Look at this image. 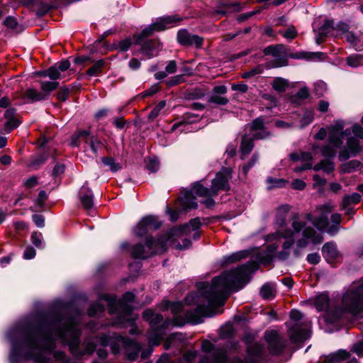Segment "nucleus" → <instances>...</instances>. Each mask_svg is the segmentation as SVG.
Returning <instances> with one entry per match:
<instances>
[{
	"mask_svg": "<svg viewBox=\"0 0 363 363\" xmlns=\"http://www.w3.org/2000/svg\"><path fill=\"white\" fill-rule=\"evenodd\" d=\"M210 101L217 104L225 105L228 104V100L225 97L214 95L211 97Z\"/></svg>",
	"mask_w": 363,
	"mask_h": 363,
	"instance_id": "60",
	"label": "nucleus"
},
{
	"mask_svg": "<svg viewBox=\"0 0 363 363\" xmlns=\"http://www.w3.org/2000/svg\"><path fill=\"white\" fill-rule=\"evenodd\" d=\"M38 83L40 84L42 93L45 95L47 99L50 96L51 92L55 90L59 85L57 82H50L43 79L39 80Z\"/></svg>",
	"mask_w": 363,
	"mask_h": 363,
	"instance_id": "27",
	"label": "nucleus"
},
{
	"mask_svg": "<svg viewBox=\"0 0 363 363\" xmlns=\"http://www.w3.org/2000/svg\"><path fill=\"white\" fill-rule=\"evenodd\" d=\"M263 346L257 342L251 344L247 347V361L244 362L241 359H235L233 363H257L262 359ZM215 363H229L225 353L223 351H218L214 357Z\"/></svg>",
	"mask_w": 363,
	"mask_h": 363,
	"instance_id": "11",
	"label": "nucleus"
},
{
	"mask_svg": "<svg viewBox=\"0 0 363 363\" xmlns=\"http://www.w3.org/2000/svg\"><path fill=\"white\" fill-rule=\"evenodd\" d=\"M315 89L317 94L323 95L327 89V85L323 82H318L315 84Z\"/></svg>",
	"mask_w": 363,
	"mask_h": 363,
	"instance_id": "64",
	"label": "nucleus"
},
{
	"mask_svg": "<svg viewBox=\"0 0 363 363\" xmlns=\"http://www.w3.org/2000/svg\"><path fill=\"white\" fill-rule=\"evenodd\" d=\"M267 183L268 184V189H271L284 187L288 184V181L284 179L268 177Z\"/></svg>",
	"mask_w": 363,
	"mask_h": 363,
	"instance_id": "37",
	"label": "nucleus"
},
{
	"mask_svg": "<svg viewBox=\"0 0 363 363\" xmlns=\"http://www.w3.org/2000/svg\"><path fill=\"white\" fill-rule=\"evenodd\" d=\"M70 67L68 60H64L59 64H55L49 69L44 70L42 73L44 76H48L52 80L59 79L63 77L62 73L67 71Z\"/></svg>",
	"mask_w": 363,
	"mask_h": 363,
	"instance_id": "16",
	"label": "nucleus"
},
{
	"mask_svg": "<svg viewBox=\"0 0 363 363\" xmlns=\"http://www.w3.org/2000/svg\"><path fill=\"white\" fill-rule=\"evenodd\" d=\"M232 169L229 167L223 168L216 174V177L212 180L211 189L204 187L201 182H195L190 190H184L179 197L180 205L184 211L196 208L198 204L194 194L199 197H206L201 203L208 208L214 206L215 201L211 198L220 191L229 189L228 182L231 179Z\"/></svg>",
	"mask_w": 363,
	"mask_h": 363,
	"instance_id": "4",
	"label": "nucleus"
},
{
	"mask_svg": "<svg viewBox=\"0 0 363 363\" xmlns=\"http://www.w3.org/2000/svg\"><path fill=\"white\" fill-rule=\"evenodd\" d=\"M333 29V21L327 20L325 21L323 25H321L319 28L316 27V25H314L313 30L317 32V36L315 38V41L317 44H320L323 40V38L324 36L328 35L330 32Z\"/></svg>",
	"mask_w": 363,
	"mask_h": 363,
	"instance_id": "22",
	"label": "nucleus"
},
{
	"mask_svg": "<svg viewBox=\"0 0 363 363\" xmlns=\"http://www.w3.org/2000/svg\"><path fill=\"white\" fill-rule=\"evenodd\" d=\"M32 218L37 227L43 228L45 226V218L42 215L35 214Z\"/></svg>",
	"mask_w": 363,
	"mask_h": 363,
	"instance_id": "59",
	"label": "nucleus"
},
{
	"mask_svg": "<svg viewBox=\"0 0 363 363\" xmlns=\"http://www.w3.org/2000/svg\"><path fill=\"white\" fill-rule=\"evenodd\" d=\"M257 262L249 261L236 269L223 272L214 277L211 284L200 282L196 284L199 295H225L242 289L249 281L251 274L257 269Z\"/></svg>",
	"mask_w": 363,
	"mask_h": 363,
	"instance_id": "3",
	"label": "nucleus"
},
{
	"mask_svg": "<svg viewBox=\"0 0 363 363\" xmlns=\"http://www.w3.org/2000/svg\"><path fill=\"white\" fill-rule=\"evenodd\" d=\"M361 196L358 193H353L351 195H346L342 202V208H346L352 204L359 202Z\"/></svg>",
	"mask_w": 363,
	"mask_h": 363,
	"instance_id": "33",
	"label": "nucleus"
},
{
	"mask_svg": "<svg viewBox=\"0 0 363 363\" xmlns=\"http://www.w3.org/2000/svg\"><path fill=\"white\" fill-rule=\"evenodd\" d=\"M154 31H158L157 26H155V23L144 28L139 35V38H143L151 35Z\"/></svg>",
	"mask_w": 363,
	"mask_h": 363,
	"instance_id": "48",
	"label": "nucleus"
},
{
	"mask_svg": "<svg viewBox=\"0 0 363 363\" xmlns=\"http://www.w3.org/2000/svg\"><path fill=\"white\" fill-rule=\"evenodd\" d=\"M23 99H27L30 103L47 100L41 91L34 88H28L23 94Z\"/></svg>",
	"mask_w": 363,
	"mask_h": 363,
	"instance_id": "24",
	"label": "nucleus"
},
{
	"mask_svg": "<svg viewBox=\"0 0 363 363\" xmlns=\"http://www.w3.org/2000/svg\"><path fill=\"white\" fill-rule=\"evenodd\" d=\"M286 48L283 45H270L264 49L266 55H271L276 58H281L285 55Z\"/></svg>",
	"mask_w": 363,
	"mask_h": 363,
	"instance_id": "29",
	"label": "nucleus"
},
{
	"mask_svg": "<svg viewBox=\"0 0 363 363\" xmlns=\"http://www.w3.org/2000/svg\"><path fill=\"white\" fill-rule=\"evenodd\" d=\"M162 49V45L156 40H148L145 42L141 48V53L147 59H150L158 55Z\"/></svg>",
	"mask_w": 363,
	"mask_h": 363,
	"instance_id": "17",
	"label": "nucleus"
},
{
	"mask_svg": "<svg viewBox=\"0 0 363 363\" xmlns=\"http://www.w3.org/2000/svg\"><path fill=\"white\" fill-rule=\"evenodd\" d=\"M277 293L276 284L273 282H267L260 289L261 295H273Z\"/></svg>",
	"mask_w": 363,
	"mask_h": 363,
	"instance_id": "41",
	"label": "nucleus"
},
{
	"mask_svg": "<svg viewBox=\"0 0 363 363\" xmlns=\"http://www.w3.org/2000/svg\"><path fill=\"white\" fill-rule=\"evenodd\" d=\"M344 295H363V281H354Z\"/></svg>",
	"mask_w": 363,
	"mask_h": 363,
	"instance_id": "32",
	"label": "nucleus"
},
{
	"mask_svg": "<svg viewBox=\"0 0 363 363\" xmlns=\"http://www.w3.org/2000/svg\"><path fill=\"white\" fill-rule=\"evenodd\" d=\"M93 138L94 136L91 135L89 130H79L72 136L71 145L78 146L79 140H83L85 143H88L90 139Z\"/></svg>",
	"mask_w": 363,
	"mask_h": 363,
	"instance_id": "26",
	"label": "nucleus"
},
{
	"mask_svg": "<svg viewBox=\"0 0 363 363\" xmlns=\"http://www.w3.org/2000/svg\"><path fill=\"white\" fill-rule=\"evenodd\" d=\"M161 221L157 216H147L143 218L133 228V233L139 237L145 235L149 229H157L161 226Z\"/></svg>",
	"mask_w": 363,
	"mask_h": 363,
	"instance_id": "14",
	"label": "nucleus"
},
{
	"mask_svg": "<svg viewBox=\"0 0 363 363\" xmlns=\"http://www.w3.org/2000/svg\"><path fill=\"white\" fill-rule=\"evenodd\" d=\"M303 315L297 310H292L290 320L287 322V333L291 342H301L308 339L311 335V323L309 320L300 322Z\"/></svg>",
	"mask_w": 363,
	"mask_h": 363,
	"instance_id": "9",
	"label": "nucleus"
},
{
	"mask_svg": "<svg viewBox=\"0 0 363 363\" xmlns=\"http://www.w3.org/2000/svg\"><path fill=\"white\" fill-rule=\"evenodd\" d=\"M69 94V88H67V86H63L57 92V98L62 101H65L68 98Z\"/></svg>",
	"mask_w": 363,
	"mask_h": 363,
	"instance_id": "55",
	"label": "nucleus"
},
{
	"mask_svg": "<svg viewBox=\"0 0 363 363\" xmlns=\"http://www.w3.org/2000/svg\"><path fill=\"white\" fill-rule=\"evenodd\" d=\"M32 243L38 249H43L45 246L42 233L34 232L31 235Z\"/></svg>",
	"mask_w": 363,
	"mask_h": 363,
	"instance_id": "39",
	"label": "nucleus"
},
{
	"mask_svg": "<svg viewBox=\"0 0 363 363\" xmlns=\"http://www.w3.org/2000/svg\"><path fill=\"white\" fill-rule=\"evenodd\" d=\"M347 64L353 68L363 65V55L354 54L351 55L346 59Z\"/></svg>",
	"mask_w": 363,
	"mask_h": 363,
	"instance_id": "34",
	"label": "nucleus"
},
{
	"mask_svg": "<svg viewBox=\"0 0 363 363\" xmlns=\"http://www.w3.org/2000/svg\"><path fill=\"white\" fill-rule=\"evenodd\" d=\"M35 250L32 247H28L23 252V258L26 259H31L35 257Z\"/></svg>",
	"mask_w": 363,
	"mask_h": 363,
	"instance_id": "62",
	"label": "nucleus"
},
{
	"mask_svg": "<svg viewBox=\"0 0 363 363\" xmlns=\"http://www.w3.org/2000/svg\"><path fill=\"white\" fill-rule=\"evenodd\" d=\"M283 36L286 39H294L297 35V31L294 26L288 28L283 33Z\"/></svg>",
	"mask_w": 363,
	"mask_h": 363,
	"instance_id": "56",
	"label": "nucleus"
},
{
	"mask_svg": "<svg viewBox=\"0 0 363 363\" xmlns=\"http://www.w3.org/2000/svg\"><path fill=\"white\" fill-rule=\"evenodd\" d=\"M240 10V6L238 3H234L232 4L225 5V11H218L219 13L224 15L227 12L239 11Z\"/></svg>",
	"mask_w": 363,
	"mask_h": 363,
	"instance_id": "53",
	"label": "nucleus"
},
{
	"mask_svg": "<svg viewBox=\"0 0 363 363\" xmlns=\"http://www.w3.org/2000/svg\"><path fill=\"white\" fill-rule=\"evenodd\" d=\"M321 55H324L322 52H314L311 54V57H308L307 54L305 52H297L294 54H291L289 57L293 59H303V58H307L308 60H312L313 57H319Z\"/></svg>",
	"mask_w": 363,
	"mask_h": 363,
	"instance_id": "45",
	"label": "nucleus"
},
{
	"mask_svg": "<svg viewBox=\"0 0 363 363\" xmlns=\"http://www.w3.org/2000/svg\"><path fill=\"white\" fill-rule=\"evenodd\" d=\"M335 205L329 201L316 207L318 216H313L308 213L303 218L294 216L291 223L292 230L285 228V219L282 217L277 218V224L280 229L274 233L266 235L265 240L268 242L264 255H259L257 262L267 264L274 256L281 261L289 257L291 247L294 244V235L301 233V238L296 241V247L304 248L309 243L318 244L323 240L321 231L328 225V215L334 210Z\"/></svg>",
	"mask_w": 363,
	"mask_h": 363,
	"instance_id": "1",
	"label": "nucleus"
},
{
	"mask_svg": "<svg viewBox=\"0 0 363 363\" xmlns=\"http://www.w3.org/2000/svg\"><path fill=\"white\" fill-rule=\"evenodd\" d=\"M166 105L165 101H160L155 107L150 112L148 118L150 120L155 119L160 113L162 109L164 108Z\"/></svg>",
	"mask_w": 363,
	"mask_h": 363,
	"instance_id": "44",
	"label": "nucleus"
},
{
	"mask_svg": "<svg viewBox=\"0 0 363 363\" xmlns=\"http://www.w3.org/2000/svg\"><path fill=\"white\" fill-rule=\"evenodd\" d=\"M249 255L248 250H241L224 256L221 259V264L225 266L229 264L237 262Z\"/></svg>",
	"mask_w": 363,
	"mask_h": 363,
	"instance_id": "23",
	"label": "nucleus"
},
{
	"mask_svg": "<svg viewBox=\"0 0 363 363\" xmlns=\"http://www.w3.org/2000/svg\"><path fill=\"white\" fill-rule=\"evenodd\" d=\"M336 30L338 34L342 35L343 38L346 39L347 33H352L349 30V26L347 24L344 23H340L336 26Z\"/></svg>",
	"mask_w": 363,
	"mask_h": 363,
	"instance_id": "49",
	"label": "nucleus"
},
{
	"mask_svg": "<svg viewBox=\"0 0 363 363\" xmlns=\"http://www.w3.org/2000/svg\"><path fill=\"white\" fill-rule=\"evenodd\" d=\"M291 186L294 189L302 191L306 188V184L302 179H296L291 182Z\"/></svg>",
	"mask_w": 363,
	"mask_h": 363,
	"instance_id": "57",
	"label": "nucleus"
},
{
	"mask_svg": "<svg viewBox=\"0 0 363 363\" xmlns=\"http://www.w3.org/2000/svg\"><path fill=\"white\" fill-rule=\"evenodd\" d=\"M199 116H196L193 113H186L184 116L183 120L177 123L172 125L171 130L174 131L177 128L180 126L186 125L187 124L196 123L199 121Z\"/></svg>",
	"mask_w": 363,
	"mask_h": 363,
	"instance_id": "30",
	"label": "nucleus"
},
{
	"mask_svg": "<svg viewBox=\"0 0 363 363\" xmlns=\"http://www.w3.org/2000/svg\"><path fill=\"white\" fill-rule=\"evenodd\" d=\"M87 144L89 145L93 153L96 154L101 143L94 137L92 139H90Z\"/></svg>",
	"mask_w": 363,
	"mask_h": 363,
	"instance_id": "63",
	"label": "nucleus"
},
{
	"mask_svg": "<svg viewBox=\"0 0 363 363\" xmlns=\"http://www.w3.org/2000/svg\"><path fill=\"white\" fill-rule=\"evenodd\" d=\"M259 160V156L257 154L255 153L252 156V157L251 158L250 161L243 165L242 167V173L246 175L247 172L250 170V168H252L255 164Z\"/></svg>",
	"mask_w": 363,
	"mask_h": 363,
	"instance_id": "50",
	"label": "nucleus"
},
{
	"mask_svg": "<svg viewBox=\"0 0 363 363\" xmlns=\"http://www.w3.org/2000/svg\"><path fill=\"white\" fill-rule=\"evenodd\" d=\"M96 341L102 346L110 345L111 350L114 354H118L121 347H122L126 352L127 359L130 361H134L137 359L138 353L141 350V345L139 343L116 334L102 335L96 338Z\"/></svg>",
	"mask_w": 363,
	"mask_h": 363,
	"instance_id": "8",
	"label": "nucleus"
},
{
	"mask_svg": "<svg viewBox=\"0 0 363 363\" xmlns=\"http://www.w3.org/2000/svg\"><path fill=\"white\" fill-rule=\"evenodd\" d=\"M181 20L182 18L176 15L164 16L155 22V26H157L158 31H162L175 26Z\"/></svg>",
	"mask_w": 363,
	"mask_h": 363,
	"instance_id": "20",
	"label": "nucleus"
},
{
	"mask_svg": "<svg viewBox=\"0 0 363 363\" xmlns=\"http://www.w3.org/2000/svg\"><path fill=\"white\" fill-rule=\"evenodd\" d=\"M334 304L329 296H315L314 305L318 311H325L336 315L347 313L353 315L363 313V296H337Z\"/></svg>",
	"mask_w": 363,
	"mask_h": 363,
	"instance_id": "7",
	"label": "nucleus"
},
{
	"mask_svg": "<svg viewBox=\"0 0 363 363\" xmlns=\"http://www.w3.org/2000/svg\"><path fill=\"white\" fill-rule=\"evenodd\" d=\"M103 297L109 302V313L111 314L118 313L123 318H125L133 310V307L130 303L133 302L135 296H123L122 301L117 303H113L110 298L113 296Z\"/></svg>",
	"mask_w": 363,
	"mask_h": 363,
	"instance_id": "12",
	"label": "nucleus"
},
{
	"mask_svg": "<svg viewBox=\"0 0 363 363\" xmlns=\"http://www.w3.org/2000/svg\"><path fill=\"white\" fill-rule=\"evenodd\" d=\"M349 357L348 352L346 351H339L338 352L334 354L332 357L333 361H340L347 359Z\"/></svg>",
	"mask_w": 363,
	"mask_h": 363,
	"instance_id": "61",
	"label": "nucleus"
},
{
	"mask_svg": "<svg viewBox=\"0 0 363 363\" xmlns=\"http://www.w3.org/2000/svg\"><path fill=\"white\" fill-rule=\"evenodd\" d=\"M264 339L269 352L273 355L281 354L286 345V341L275 330L266 331Z\"/></svg>",
	"mask_w": 363,
	"mask_h": 363,
	"instance_id": "13",
	"label": "nucleus"
},
{
	"mask_svg": "<svg viewBox=\"0 0 363 363\" xmlns=\"http://www.w3.org/2000/svg\"><path fill=\"white\" fill-rule=\"evenodd\" d=\"M346 40L356 50H363V33H347Z\"/></svg>",
	"mask_w": 363,
	"mask_h": 363,
	"instance_id": "25",
	"label": "nucleus"
},
{
	"mask_svg": "<svg viewBox=\"0 0 363 363\" xmlns=\"http://www.w3.org/2000/svg\"><path fill=\"white\" fill-rule=\"evenodd\" d=\"M314 118L313 112L311 110H307L304 112L301 121H300V128H303L305 126L310 124Z\"/></svg>",
	"mask_w": 363,
	"mask_h": 363,
	"instance_id": "42",
	"label": "nucleus"
},
{
	"mask_svg": "<svg viewBox=\"0 0 363 363\" xmlns=\"http://www.w3.org/2000/svg\"><path fill=\"white\" fill-rule=\"evenodd\" d=\"M79 198L83 208L90 211L94 207L92 191L86 186V184L82 186L79 192Z\"/></svg>",
	"mask_w": 363,
	"mask_h": 363,
	"instance_id": "19",
	"label": "nucleus"
},
{
	"mask_svg": "<svg viewBox=\"0 0 363 363\" xmlns=\"http://www.w3.org/2000/svg\"><path fill=\"white\" fill-rule=\"evenodd\" d=\"M362 167V164L357 160H352L342 164L340 166V171L341 173H351L360 169Z\"/></svg>",
	"mask_w": 363,
	"mask_h": 363,
	"instance_id": "28",
	"label": "nucleus"
},
{
	"mask_svg": "<svg viewBox=\"0 0 363 363\" xmlns=\"http://www.w3.org/2000/svg\"><path fill=\"white\" fill-rule=\"evenodd\" d=\"M177 41L182 45L201 48L203 46V38L198 35L191 34L185 29H182L177 33Z\"/></svg>",
	"mask_w": 363,
	"mask_h": 363,
	"instance_id": "15",
	"label": "nucleus"
},
{
	"mask_svg": "<svg viewBox=\"0 0 363 363\" xmlns=\"http://www.w3.org/2000/svg\"><path fill=\"white\" fill-rule=\"evenodd\" d=\"M315 171L323 170L329 174L334 170V163L329 159L323 160L313 167Z\"/></svg>",
	"mask_w": 363,
	"mask_h": 363,
	"instance_id": "31",
	"label": "nucleus"
},
{
	"mask_svg": "<svg viewBox=\"0 0 363 363\" xmlns=\"http://www.w3.org/2000/svg\"><path fill=\"white\" fill-rule=\"evenodd\" d=\"M330 125L328 126L327 130L325 128H320L318 132L315 135L314 138L317 140H324L327 135V133L329 134V130L328 128ZM329 144H327L323 147H320L318 145H314L312 147V153L307 152H293L289 155V157L293 161H301V162H308L311 161L313 159V156H316L318 154H320L322 156L327 157V158H333L335 156L329 157V156H325L322 153V149L325 147L327 145L333 146V144L330 143V140H328Z\"/></svg>",
	"mask_w": 363,
	"mask_h": 363,
	"instance_id": "10",
	"label": "nucleus"
},
{
	"mask_svg": "<svg viewBox=\"0 0 363 363\" xmlns=\"http://www.w3.org/2000/svg\"><path fill=\"white\" fill-rule=\"evenodd\" d=\"M259 160V156L257 154L255 153L252 156V157L251 158L250 161L243 165L242 167V173L246 175L247 172L250 170V168H252L255 164Z\"/></svg>",
	"mask_w": 363,
	"mask_h": 363,
	"instance_id": "51",
	"label": "nucleus"
},
{
	"mask_svg": "<svg viewBox=\"0 0 363 363\" xmlns=\"http://www.w3.org/2000/svg\"><path fill=\"white\" fill-rule=\"evenodd\" d=\"M132 44V40L130 38H125L120 41L117 45V49L121 52H125L129 49Z\"/></svg>",
	"mask_w": 363,
	"mask_h": 363,
	"instance_id": "52",
	"label": "nucleus"
},
{
	"mask_svg": "<svg viewBox=\"0 0 363 363\" xmlns=\"http://www.w3.org/2000/svg\"><path fill=\"white\" fill-rule=\"evenodd\" d=\"M160 163L157 159H150L147 163V168L151 172H155L159 169Z\"/></svg>",
	"mask_w": 363,
	"mask_h": 363,
	"instance_id": "54",
	"label": "nucleus"
},
{
	"mask_svg": "<svg viewBox=\"0 0 363 363\" xmlns=\"http://www.w3.org/2000/svg\"><path fill=\"white\" fill-rule=\"evenodd\" d=\"M48 155L45 153L39 155L37 157H32L29 167L33 169H38L48 160Z\"/></svg>",
	"mask_w": 363,
	"mask_h": 363,
	"instance_id": "36",
	"label": "nucleus"
},
{
	"mask_svg": "<svg viewBox=\"0 0 363 363\" xmlns=\"http://www.w3.org/2000/svg\"><path fill=\"white\" fill-rule=\"evenodd\" d=\"M102 162L104 165L108 166L110 170L113 172H116L121 169V165L116 162L112 157H103L101 159Z\"/></svg>",
	"mask_w": 363,
	"mask_h": 363,
	"instance_id": "40",
	"label": "nucleus"
},
{
	"mask_svg": "<svg viewBox=\"0 0 363 363\" xmlns=\"http://www.w3.org/2000/svg\"><path fill=\"white\" fill-rule=\"evenodd\" d=\"M322 252L323 257L328 262H331L340 257L337 245L333 242L325 243L322 247Z\"/></svg>",
	"mask_w": 363,
	"mask_h": 363,
	"instance_id": "21",
	"label": "nucleus"
},
{
	"mask_svg": "<svg viewBox=\"0 0 363 363\" xmlns=\"http://www.w3.org/2000/svg\"><path fill=\"white\" fill-rule=\"evenodd\" d=\"M254 147L252 137L243 136L241 144V152L242 155H248Z\"/></svg>",
	"mask_w": 363,
	"mask_h": 363,
	"instance_id": "35",
	"label": "nucleus"
},
{
	"mask_svg": "<svg viewBox=\"0 0 363 363\" xmlns=\"http://www.w3.org/2000/svg\"><path fill=\"white\" fill-rule=\"evenodd\" d=\"M226 298L227 296H186L185 301L188 303L193 302L194 304L186 310L182 319L179 318L184 306L179 302L165 301L163 303V310H170L174 315L172 320H163L162 315L155 313L151 309L145 310L143 318L150 325V343L154 346L159 345L164 335V328L170 324L175 326H182L185 322L199 324L203 321L204 318L215 315L218 308L225 304Z\"/></svg>",
	"mask_w": 363,
	"mask_h": 363,
	"instance_id": "2",
	"label": "nucleus"
},
{
	"mask_svg": "<svg viewBox=\"0 0 363 363\" xmlns=\"http://www.w3.org/2000/svg\"><path fill=\"white\" fill-rule=\"evenodd\" d=\"M48 196L46 191L44 190L40 191L38 194V197L35 201V208L37 209L42 208Z\"/></svg>",
	"mask_w": 363,
	"mask_h": 363,
	"instance_id": "47",
	"label": "nucleus"
},
{
	"mask_svg": "<svg viewBox=\"0 0 363 363\" xmlns=\"http://www.w3.org/2000/svg\"><path fill=\"white\" fill-rule=\"evenodd\" d=\"M104 308L101 304L99 303H94L92 304L89 310H88V314L89 316H94L97 313H101L104 311Z\"/></svg>",
	"mask_w": 363,
	"mask_h": 363,
	"instance_id": "46",
	"label": "nucleus"
},
{
	"mask_svg": "<svg viewBox=\"0 0 363 363\" xmlns=\"http://www.w3.org/2000/svg\"><path fill=\"white\" fill-rule=\"evenodd\" d=\"M201 225L200 219L196 218L191 219L189 223L179 228H174L170 229L167 235L166 238H161L154 240L152 238L147 239L144 245L138 244L131 249V255L134 258L145 259L154 253H161L165 250L167 242L170 241L174 237L182 235H192L194 240H197L199 236L198 230Z\"/></svg>",
	"mask_w": 363,
	"mask_h": 363,
	"instance_id": "6",
	"label": "nucleus"
},
{
	"mask_svg": "<svg viewBox=\"0 0 363 363\" xmlns=\"http://www.w3.org/2000/svg\"><path fill=\"white\" fill-rule=\"evenodd\" d=\"M104 65L105 62L103 60L96 61L92 67L88 69L86 72L87 74L91 77L99 73Z\"/></svg>",
	"mask_w": 363,
	"mask_h": 363,
	"instance_id": "43",
	"label": "nucleus"
},
{
	"mask_svg": "<svg viewBox=\"0 0 363 363\" xmlns=\"http://www.w3.org/2000/svg\"><path fill=\"white\" fill-rule=\"evenodd\" d=\"M80 334L78 326L70 323L62 329L55 331V333L52 335V337H44L40 339L34 337L29 340L28 344L32 350H38L40 353H46L47 352H52L54 350V339H59L63 342L67 343L70 352L76 357L81 356L84 353H92L96 347L94 342L87 343L84 352L78 351Z\"/></svg>",
	"mask_w": 363,
	"mask_h": 363,
	"instance_id": "5",
	"label": "nucleus"
},
{
	"mask_svg": "<svg viewBox=\"0 0 363 363\" xmlns=\"http://www.w3.org/2000/svg\"><path fill=\"white\" fill-rule=\"evenodd\" d=\"M250 130V135L253 139H263L269 135V133L264 128V120L261 117L253 121Z\"/></svg>",
	"mask_w": 363,
	"mask_h": 363,
	"instance_id": "18",
	"label": "nucleus"
},
{
	"mask_svg": "<svg viewBox=\"0 0 363 363\" xmlns=\"http://www.w3.org/2000/svg\"><path fill=\"white\" fill-rule=\"evenodd\" d=\"M272 86L274 89L277 91L283 92L289 86V82L284 78L277 77L274 80Z\"/></svg>",
	"mask_w": 363,
	"mask_h": 363,
	"instance_id": "38",
	"label": "nucleus"
},
{
	"mask_svg": "<svg viewBox=\"0 0 363 363\" xmlns=\"http://www.w3.org/2000/svg\"><path fill=\"white\" fill-rule=\"evenodd\" d=\"M160 89V87L159 84H155L152 85V86H150L147 90H145L143 93V97H147V96H152V95L156 94L157 91H159Z\"/></svg>",
	"mask_w": 363,
	"mask_h": 363,
	"instance_id": "58",
	"label": "nucleus"
}]
</instances>
